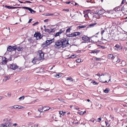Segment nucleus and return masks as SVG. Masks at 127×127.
Masks as SVG:
<instances>
[{
    "mask_svg": "<svg viewBox=\"0 0 127 127\" xmlns=\"http://www.w3.org/2000/svg\"><path fill=\"white\" fill-rule=\"evenodd\" d=\"M54 15V14L52 13H47L45 15V16H50V15Z\"/></svg>",
    "mask_w": 127,
    "mask_h": 127,
    "instance_id": "72a5a7b5",
    "label": "nucleus"
},
{
    "mask_svg": "<svg viewBox=\"0 0 127 127\" xmlns=\"http://www.w3.org/2000/svg\"><path fill=\"white\" fill-rule=\"evenodd\" d=\"M18 105H14V108H18Z\"/></svg>",
    "mask_w": 127,
    "mask_h": 127,
    "instance_id": "4d7b16f0",
    "label": "nucleus"
},
{
    "mask_svg": "<svg viewBox=\"0 0 127 127\" xmlns=\"http://www.w3.org/2000/svg\"><path fill=\"white\" fill-rule=\"evenodd\" d=\"M109 78H110V79H109V81L108 82H107V81H105L104 82H102L103 83H108L109 81H111V76H110L109 77Z\"/></svg>",
    "mask_w": 127,
    "mask_h": 127,
    "instance_id": "c9c22d12",
    "label": "nucleus"
},
{
    "mask_svg": "<svg viewBox=\"0 0 127 127\" xmlns=\"http://www.w3.org/2000/svg\"><path fill=\"white\" fill-rule=\"evenodd\" d=\"M12 59L11 57H10L9 59H7L5 57L2 58V64L3 65L6 64L7 63L8 61H10Z\"/></svg>",
    "mask_w": 127,
    "mask_h": 127,
    "instance_id": "20e7f679",
    "label": "nucleus"
},
{
    "mask_svg": "<svg viewBox=\"0 0 127 127\" xmlns=\"http://www.w3.org/2000/svg\"><path fill=\"white\" fill-rule=\"evenodd\" d=\"M109 90L108 88H106L104 91V92L105 93H107L108 92Z\"/></svg>",
    "mask_w": 127,
    "mask_h": 127,
    "instance_id": "e433bc0d",
    "label": "nucleus"
},
{
    "mask_svg": "<svg viewBox=\"0 0 127 127\" xmlns=\"http://www.w3.org/2000/svg\"><path fill=\"white\" fill-rule=\"evenodd\" d=\"M50 31L51 32H53V30L51 29H50Z\"/></svg>",
    "mask_w": 127,
    "mask_h": 127,
    "instance_id": "338daca9",
    "label": "nucleus"
},
{
    "mask_svg": "<svg viewBox=\"0 0 127 127\" xmlns=\"http://www.w3.org/2000/svg\"><path fill=\"white\" fill-rule=\"evenodd\" d=\"M16 49V46H9L7 48V51L9 52L15 50Z\"/></svg>",
    "mask_w": 127,
    "mask_h": 127,
    "instance_id": "423d86ee",
    "label": "nucleus"
},
{
    "mask_svg": "<svg viewBox=\"0 0 127 127\" xmlns=\"http://www.w3.org/2000/svg\"><path fill=\"white\" fill-rule=\"evenodd\" d=\"M88 104H89L90 105V107L88 108V109H91L92 108L91 107L92 105V104L91 101H90V99H88Z\"/></svg>",
    "mask_w": 127,
    "mask_h": 127,
    "instance_id": "b1692460",
    "label": "nucleus"
},
{
    "mask_svg": "<svg viewBox=\"0 0 127 127\" xmlns=\"http://www.w3.org/2000/svg\"><path fill=\"white\" fill-rule=\"evenodd\" d=\"M100 59H101L100 58H97L96 57H95V60L97 61H99Z\"/></svg>",
    "mask_w": 127,
    "mask_h": 127,
    "instance_id": "de8ad7c7",
    "label": "nucleus"
},
{
    "mask_svg": "<svg viewBox=\"0 0 127 127\" xmlns=\"http://www.w3.org/2000/svg\"><path fill=\"white\" fill-rule=\"evenodd\" d=\"M38 53L37 55L36 59L40 61L43 60L44 58V54L41 50L38 51Z\"/></svg>",
    "mask_w": 127,
    "mask_h": 127,
    "instance_id": "f03ea898",
    "label": "nucleus"
},
{
    "mask_svg": "<svg viewBox=\"0 0 127 127\" xmlns=\"http://www.w3.org/2000/svg\"><path fill=\"white\" fill-rule=\"evenodd\" d=\"M7 96H8L10 97L11 96V94L9 93H8L7 94Z\"/></svg>",
    "mask_w": 127,
    "mask_h": 127,
    "instance_id": "e2e57ef3",
    "label": "nucleus"
},
{
    "mask_svg": "<svg viewBox=\"0 0 127 127\" xmlns=\"http://www.w3.org/2000/svg\"><path fill=\"white\" fill-rule=\"evenodd\" d=\"M37 58L36 57H35L33 59V60H32V62L33 64H35L36 63V60H37L36 59Z\"/></svg>",
    "mask_w": 127,
    "mask_h": 127,
    "instance_id": "bb28decb",
    "label": "nucleus"
},
{
    "mask_svg": "<svg viewBox=\"0 0 127 127\" xmlns=\"http://www.w3.org/2000/svg\"><path fill=\"white\" fill-rule=\"evenodd\" d=\"M5 7L8 9H12V6H6Z\"/></svg>",
    "mask_w": 127,
    "mask_h": 127,
    "instance_id": "ea45409f",
    "label": "nucleus"
},
{
    "mask_svg": "<svg viewBox=\"0 0 127 127\" xmlns=\"http://www.w3.org/2000/svg\"><path fill=\"white\" fill-rule=\"evenodd\" d=\"M39 23L38 22H36L35 23H34L32 24V25L33 26H35L36 25L38 24Z\"/></svg>",
    "mask_w": 127,
    "mask_h": 127,
    "instance_id": "09e8293b",
    "label": "nucleus"
},
{
    "mask_svg": "<svg viewBox=\"0 0 127 127\" xmlns=\"http://www.w3.org/2000/svg\"><path fill=\"white\" fill-rule=\"evenodd\" d=\"M66 36L67 37H73V33H72L71 34H67L66 35Z\"/></svg>",
    "mask_w": 127,
    "mask_h": 127,
    "instance_id": "473e14b6",
    "label": "nucleus"
},
{
    "mask_svg": "<svg viewBox=\"0 0 127 127\" xmlns=\"http://www.w3.org/2000/svg\"><path fill=\"white\" fill-rule=\"evenodd\" d=\"M105 11L104 10H96V12L99 16L102 15L104 13Z\"/></svg>",
    "mask_w": 127,
    "mask_h": 127,
    "instance_id": "9d476101",
    "label": "nucleus"
},
{
    "mask_svg": "<svg viewBox=\"0 0 127 127\" xmlns=\"http://www.w3.org/2000/svg\"><path fill=\"white\" fill-rule=\"evenodd\" d=\"M89 10L88 9V11ZM93 13H92L90 12H88V18L91 20L93 18Z\"/></svg>",
    "mask_w": 127,
    "mask_h": 127,
    "instance_id": "f8f14e48",
    "label": "nucleus"
},
{
    "mask_svg": "<svg viewBox=\"0 0 127 127\" xmlns=\"http://www.w3.org/2000/svg\"><path fill=\"white\" fill-rule=\"evenodd\" d=\"M114 10L116 11H119L120 10V8L119 7H117L115 8Z\"/></svg>",
    "mask_w": 127,
    "mask_h": 127,
    "instance_id": "5701e85b",
    "label": "nucleus"
},
{
    "mask_svg": "<svg viewBox=\"0 0 127 127\" xmlns=\"http://www.w3.org/2000/svg\"><path fill=\"white\" fill-rule=\"evenodd\" d=\"M114 56L113 54H109L108 55V58L109 59L112 60L114 58Z\"/></svg>",
    "mask_w": 127,
    "mask_h": 127,
    "instance_id": "dca6fc26",
    "label": "nucleus"
},
{
    "mask_svg": "<svg viewBox=\"0 0 127 127\" xmlns=\"http://www.w3.org/2000/svg\"><path fill=\"white\" fill-rule=\"evenodd\" d=\"M45 32H48L49 33H51V32L50 31V29H45Z\"/></svg>",
    "mask_w": 127,
    "mask_h": 127,
    "instance_id": "2f4dec72",
    "label": "nucleus"
},
{
    "mask_svg": "<svg viewBox=\"0 0 127 127\" xmlns=\"http://www.w3.org/2000/svg\"><path fill=\"white\" fill-rule=\"evenodd\" d=\"M22 8L23 9H25L28 10L30 11V13L32 14H34L36 12V11L33 10L32 8L27 7H22Z\"/></svg>",
    "mask_w": 127,
    "mask_h": 127,
    "instance_id": "6e6552de",
    "label": "nucleus"
},
{
    "mask_svg": "<svg viewBox=\"0 0 127 127\" xmlns=\"http://www.w3.org/2000/svg\"><path fill=\"white\" fill-rule=\"evenodd\" d=\"M91 83H92L94 85H97L98 84V83L96 82L95 81H92L91 82Z\"/></svg>",
    "mask_w": 127,
    "mask_h": 127,
    "instance_id": "7c9ffc66",
    "label": "nucleus"
},
{
    "mask_svg": "<svg viewBox=\"0 0 127 127\" xmlns=\"http://www.w3.org/2000/svg\"><path fill=\"white\" fill-rule=\"evenodd\" d=\"M70 30L71 29L70 28H68L66 30V33L69 32H70Z\"/></svg>",
    "mask_w": 127,
    "mask_h": 127,
    "instance_id": "a19ab883",
    "label": "nucleus"
},
{
    "mask_svg": "<svg viewBox=\"0 0 127 127\" xmlns=\"http://www.w3.org/2000/svg\"><path fill=\"white\" fill-rule=\"evenodd\" d=\"M124 9L125 8H124V6H123L121 9V11H122L123 10H124Z\"/></svg>",
    "mask_w": 127,
    "mask_h": 127,
    "instance_id": "69168bd1",
    "label": "nucleus"
},
{
    "mask_svg": "<svg viewBox=\"0 0 127 127\" xmlns=\"http://www.w3.org/2000/svg\"><path fill=\"white\" fill-rule=\"evenodd\" d=\"M76 61L77 63H79L81 62V59H78L76 60Z\"/></svg>",
    "mask_w": 127,
    "mask_h": 127,
    "instance_id": "4c0bfd02",
    "label": "nucleus"
},
{
    "mask_svg": "<svg viewBox=\"0 0 127 127\" xmlns=\"http://www.w3.org/2000/svg\"><path fill=\"white\" fill-rule=\"evenodd\" d=\"M50 108L48 106H45L43 107H42L41 108L38 109V110L40 113L42 112H43V110H44L43 111H45L49 110L50 109Z\"/></svg>",
    "mask_w": 127,
    "mask_h": 127,
    "instance_id": "39448f33",
    "label": "nucleus"
},
{
    "mask_svg": "<svg viewBox=\"0 0 127 127\" xmlns=\"http://www.w3.org/2000/svg\"><path fill=\"white\" fill-rule=\"evenodd\" d=\"M10 67L11 69L14 70L18 68V66L15 64H12L11 65Z\"/></svg>",
    "mask_w": 127,
    "mask_h": 127,
    "instance_id": "4468645a",
    "label": "nucleus"
},
{
    "mask_svg": "<svg viewBox=\"0 0 127 127\" xmlns=\"http://www.w3.org/2000/svg\"><path fill=\"white\" fill-rule=\"evenodd\" d=\"M22 11L25 13L24 14V15H25L26 14V11L25 10H22Z\"/></svg>",
    "mask_w": 127,
    "mask_h": 127,
    "instance_id": "603ef678",
    "label": "nucleus"
},
{
    "mask_svg": "<svg viewBox=\"0 0 127 127\" xmlns=\"http://www.w3.org/2000/svg\"><path fill=\"white\" fill-rule=\"evenodd\" d=\"M55 76L57 78H58L60 77H61V76L59 74H57L56 76Z\"/></svg>",
    "mask_w": 127,
    "mask_h": 127,
    "instance_id": "864d4df0",
    "label": "nucleus"
},
{
    "mask_svg": "<svg viewBox=\"0 0 127 127\" xmlns=\"http://www.w3.org/2000/svg\"><path fill=\"white\" fill-rule=\"evenodd\" d=\"M96 120L93 118L91 119L90 120L89 122V123L90 125H92L94 124H95L96 122Z\"/></svg>",
    "mask_w": 127,
    "mask_h": 127,
    "instance_id": "9b49d317",
    "label": "nucleus"
},
{
    "mask_svg": "<svg viewBox=\"0 0 127 127\" xmlns=\"http://www.w3.org/2000/svg\"><path fill=\"white\" fill-rule=\"evenodd\" d=\"M22 7H12V9H14L15 8H22Z\"/></svg>",
    "mask_w": 127,
    "mask_h": 127,
    "instance_id": "13d9d810",
    "label": "nucleus"
},
{
    "mask_svg": "<svg viewBox=\"0 0 127 127\" xmlns=\"http://www.w3.org/2000/svg\"><path fill=\"white\" fill-rule=\"evenodd\" d=\"M32 20V19H30L29 20V22H28V23H31V21Z\"/></svg>",
    "mask_w": 127,
    "mask_h": 127,
    "instance_id": "680f3d73",
    "label": "nucleus"
},
{
    "mask_svg": "<svg viewBox=\"0 0 127 127\" xmlns=\"http://www.w3.org/2000/svg\"><path fill=\"white\" fill-rule=\"evenodd\" d=\"M26 2L30 3H32V2L30 1H26L25 2H24V3H25Z\"/></svg>",
    "mask_w": 127,
    "mask_h": 127,
    "instance_id": "bf43d9fd",
    "label": "nucleus"
},
{
    "mask_svg": "<svg viewBox=\"0 0 127 127\" xmlns=\"http://www.w3.org/2000/svg\"><path fill=\"white\" fill-rule=\"evenodd\" d=\"M97 24L96 23H93L88 26V28L93 27Z\"/></svg>",
    "mask_w": 127,
    "mask_h": 127,
    "instance_id": "6ab92c4d",
    "label": "nucleus"
},
{
    "mask_svg": "<svg viewBox=\"0 0 127 127\" xmlns=\"http://www.w3.org/2000/svg\"><path fill=\"white\" fill-rule=\"evenodd\" d=\"M63 11H65L67 12H68L69 11V10L68 9H64L63 10Z\"/></svg>",
    "mask_w": 127,
    "mask_h": 127,
    "instance_id": "a18cd8bd",
    "label": "nucleus"
},
{
    "mask_svg": "<svg viewBox=\"0 0 127 127\" xmlns=\"http://www.w3.org/2000/svg\"><path fill=\"white\" fill-rule=\"evenodd\" d=\"M54 41V39H52L47 40L46 41V43L47 45H49L51 44L52 42H53Z\"/></svg>",
    "mask_w": 127,
    "mask_h": 127,
    "instance_id": "2eb2a0df",
    "label": "nucleus"
},
{
    "mask_svg": "<svg viewBox=\"0 0 127 127\" xmlns=\"http://www.w3.org/2000/svg\"><path fill=\"white\" fill-rule=\"evenodd\" d=\"M24 98V96H21L19 98L20 100H23Z\"/></svg>",
    "mask_w": 127,
    "mask_h": 127,
    "instance_id": "79ce46f5",
    "label": "nucleus"
},
{
    "mask_svg": "<svg viewBox=\"0 0 127 127\" xmlns=\"http://www.w3.org/2000/svg\"><path fill=\"white\" fill-rule=\"evenodd\" d=\"M48 21V19H46V20H44V21L45 22H47Z\"/></svg>",
    "mask_w": 127,
    "mask_h": 127,
    "instance_id": "774afa93",
    "label": "nucleus"
},
{
    "mask_svg": "<svg viewBox=\"0 0 127 127\" xmlns=\"http://www.w3.org/2000/svg\"><path fill=\"white\" fill-rule=\"evenodd\" d=\"M34 36L36 37V39L37 40H38V38L40 39L42 38L41 35L39 32H35L34 35Z\"/></svg>",
    "mask_w": 127,
    "mask_h": 127,
    "instance_id": "1a4fd4ad",
    "label": "nucleus"
},
{
    "mask_svg": "<svg viewBox=\"0 0 127 127\" xmlns=\"http://www.w3.org/2000/svg\"><path fill=\"white\" fill-rule=\"evenodd\" d=\"M12 124V123L10 122H9L8 123V125L7 124V125H6V127H10L11 126V124Z\"/></svg>",
    "mask_w": 127,
    "mask_h": 127,
    "instance_id": "c756f323",
    "label": "nucleus"
},
{
    "mask_svg": "<svg viewBox=\"0 0 127 127\" xmlns=\"http://www.w3.org/2000/svg\"><path fill=\"white\" fill-rule=\"evenodd\" d=\"M59 114H60V117H61V115H64V113L62 111H60L59 112Z\"/></svg>",
    "mask_w": 127,
    "mask_h": 127,
    "instance_id": "cd10ccee",
    "label": "nucleus"
},
{
    "mask_svg": "<svg viewBox=\"0 0 127 127\" xmlns=\"http://www.w3.org/2000/svg\"><path fill=\"white\" fill-rule=\"evenodd\" d=\"M86 26V25H82V26H79L78 27H78V29H80L81 28H85Z\"/></svg>",
    "mask_w": 127,
    "mask_h": 127,
    "instance_id": "a878e982",
    "label": "nucleus"
},
{
    "mask_svg": "<svg viewBox=\"0 0 127 127\" xmlns=\"http://www.w3.org/2000/svg\"><path fill=\"white\" fill-rule=\"evenodd\" d=\"M101 120V117H99V118H98L97 119V120H96V121L97 122H99Z\"/></svg>",
    "mask_w": 127,
    "mask_h": 127,
    "instance_id": "58836bf2",
    "label": "nucleus"
},
{
    "mask_svg": "<svg viewBox=\"0 0 127 127\" xmlns=\"http://www.w3.org/2000/svg\"><path fill=\"white\" fill-rule=\"evenodd\" d=\"M99 17V16L96 13L94 14H93V18H95L96 19H98V18Z\"/></svg>",
    "mask_w": 127,
    "mask_h": 127,
    "instance_id": "f3484780",
    "label": "nucleus"
},
{
    "mask_svg": "<svg viewBox=\"0 0 127 127\" xmlns=\"http://www.w3.org/2000/svg\"><path fill=\"white\" fill-rule=\"evenodd\" d=\"M72 33L73 37H74L78 35H79L81 33L80 32H74L73 33Z\"/></svg>",
    "mask_w": 127,
    "mask_h": 127,
    "instance_id": "a211bd4d",
    "label": "nucleus"
},
{
    "mask_svg": "<svg viewBox=\"0 0 127 127\" xmlns=\"http://www.w3.org/2000/svg\"><path fill=\"white\" fill-rule=\"evenodd\" d=\"M100 50H93L91 52H89V53H98L99 52Z\"/></svg>",
    "mask_w": 127,
    "mask_h": 127,
    "instance_id": "412c9836",
    "label": "nucleus"
},
{
    "mask_svg": "<svg viewBox=\"0 0 127 127\" xmlns=\"http://www.w3.org/2000/svg\"><path fill=\"white\" fill-rule=\"evenodd\" d=\"M69 40L68 39L64 38L61 40L62 46V48H63L67 46H69L70 44L68 43Z\"/></svg>",
    "mask_w": 127,
    "mask_h": 127,
    "instance_id": "f257e3e1",
    "label": "nucleus"
},
{
    "mask_svg": "<svg viewBox=\"0 0 127 127\" xmlns=\"http://www.w3.org/2000/svg\"><path fill=\"white\" fill-rule=\"evenodd\" d=\"M119 58L115 56L113 59L112 61L114 63H115L116 62V61L118 59H119Z\"/></svg>",
    "mask_w": 127,
    "mask_h": 127,
    "instance_id": "aec40b11",
    "label": "nucleus"
},
{
    "mask_svg": "<svg viewBox=\"0 0 127 127\" xmlns=\"http://www.w3.org/2000/svg\"><path fill=\"white\" fill-rule=\"evenodd\" d=\"M38 125L37 124H34L33 126H32L31 127H37Z\"/></svg>",
    "mask_w": 127,
    "mask_h": 127,
    "instance_id": "49530a36",
    "label": "nucleus"
},
{
    "mask_svg": "<svg viewBox=\"0 0 127 127\" xmlns=\"http://www.w3.org/2000/svg\"><path fill=\"white\" fill-rule=\"evenodd\" d=\"M124 63H125V62L124 61H122V62H121V65H120V66H124V65L123 64Z\"/></svg>",
    "mask_w": 127,
    "mask_h": 127,
    "instance_id": "c03bdc74",
    "label": "nucleus"
},
{
    "mask_svg": "<svg viewBox=\"0 0 127 127\" xmlns=\"http://www.w3.org/2000/svg\"><path fill=\"white\" fill-rule=\"evenodd\" d=\"M62 46L61 40H58L55 42V44L54 45V47L55 48L59 49L62 48Z\"/></svg>",
    "mask_w": 127,
    "mask_h": 127,
    "instance_id": "7ed1b4c3",
    "label": "nucleus"
},
{
    "mask_svg": "<svg viewBox=\"0 0 127 127\" xmlns=\"http://www.w3.org/2000/svg\"><path fill=\"white\" fill-rule=\"evenodd\" d=\"M115 50H118L119 49L120 50H121L122 49V47L120 45L117 44H116L114 48Z\"/></svg>",
    "mask_w": 127,
    "mask_h": 127,
    "instance_id": "ddd939ff",
    "label": "nucleus"
},
{
    "mask_svg": "<svg viewBox=\"0 0 127 127\" xmlns=\"http://www.w3.org/2000/svg\"><path fill=\"white\" fill-rule=\"evenodd\" d=\"M101 46V48L103 49H105L106 48L104 46Z\"/></svg>",
    "mask_w": 127,
    "mask_h": 127,
    "instance_id": "0e129e2a",
    "label": "nucleus"
},
{
    "mask_svg": "<svg viewBox=\"0 0 127 127\" xmlns=\"http://www.w3.org/2000/svg\"><path fill=\"white\" fill-rule=\"evenodd\" d=\"M75 56L74 55H72L69 58H74L75 57Z\"/></svg>",
    "mask_w": 127,
    "mask_h": 127,
    "instance_id": "8fccbe9b",
    "label": "nucleus"
},
{
    "mask_svg": "<svg viewBox=\"0 0 127 127\" xmlns=\"http://www.w3.org/2000/svg\"><path fill=\"white\" fill-rule=\"evenodd\" d=\"M7 124L6 123H5V124H1V126H2V127H6V125Z\"/></svg>",
    "mask_w": 127,
    "mask_h": 127,
    "instance_id": "37998d69",
    "label": "nucleus"
},
{
    "mask_svg": "<svg viewBox=\"0 0 127 127\" xmlns=\"http://www.w3.org/2000/svg\"><path fill=\"white\" fill-rule=\"evenodd\" d=\"M121 61V59H119L117 61H116V63L115 64V65L116 66H117V64L118 63H120Z\"/></svg>",
    "mask_w": 127,
    "mask_h": 127,
    "instance_id": "c85d7f7f",
    "label": "nucleus"
},
{
    "mask_svg": "<svg viewBox=\"0 0 127 127\" xmlns=\"http://www.w3.org/2000/svg\"><path fill=\"white\" fill-rule=\"evenodd\" d=\"M82 38L83 40L85 41H87V36H84L82 37Z\"/></svg>",
    "mask_w": 127,
    "mask_h": 127,
    "instance_id": "393cba45",
    "label": "nucleus"
},
{
    "mask_svg": "<svg viewBox=\"0 0 127 127\" xmlns=\"http://www.w3.org/2000/svg\"><path fill=\"white\" fill-rule=\"evenodd\" d=\"M101 30H102V31H101V33L102 35H103L104 32H105V30H102L103 29L102 28H101Z\"/></svg>",
    "mask_w": 127,
    "mask_h": 127,
    "instance_id": "f704fd0d",
    "label": "nucleus"
},
{
    "mask_svg": "<svg viewBox=\"0 0 127 127\" xmlns=\"http://www.w3.org/2000/svg\"><path fill=\"white\" fill-rule=\"evenodd\" d=\"M66 80H69V81H73V80L72 78L71 77H68L66 78Z\"/></svg>",
    "mask_w": 127,
    "mask_h": 127,
    "instance_id": "4be33fe9",
    "label": "nucleus"
},
{
    "mask_svg": "<svg viewBox=\"0 0 127 127\" xmlns=\"http://www.w3.org/2000/svg\"><path fill=\"white\" fill-rule=\"evenodd\" d=\"M18 107H18V109H22V108L24 107L22 106L19 105L18 106Z\"/></svg>",
    "mask_w": 127,
    "mask_h": 127,
    "instance_id": "6e6d98bb",
    "label": "nucleus"
},
{
    "mask_svg": "<svg viewBox=\"0 0 127 127\" xmlns=\"http://www.w3.org/2000/svg\"><path fill=\"white\" fill-rule=\"evenodd\" d=\"M110 118L112 120H114V117H112L110 115Z\"/></svg>",
    "mask_w": 127,
    "mask_h": 127,
    "instance_id": "052dcab7",
    "label": "nucleus"
},
{
    "mask_svg": "<svg viewBox=\"0 0 127 127\" xmlns=\"http://www.w3.org/2000/svg\"><path fill=\"white\" fill-rule=\"evenodd\" d=\"M16 49H17V50H18V51H20V50H21L22 49L21 48H20V47H17V48L16 47Z\"/></svg>",
    "mask_w": 127,
    "mask_h": 127,
    "instance_id": "3c124183",
    "label": "nucleus"
},
{
    "mask_svg": "<svg viewBox=\"0 0 127 127\" xmlns=\"http://www.w3.org/2000/svg\"><path fill=\"white\" fill-rule=\"evenodd\" d=\"M8 121V119L7 118L5 119H3V121L4 122H7Z\"/></svg>",
    "mask_w": 127,
    "mask_h": 127,
    "instance_id": "5fc2aeb1",
    "label": "nucleus"
},
{
    "mask_svg": "<svg viewBox=\"0 0 127 127\" xmlns=\"http://www.w3.org/2000/svg\"><path fill=\"white\" fill-rule=\"evenodd\" d=\"M65 31V30L63 28L61 29L58 32L56 33L55 35V36L57 37L60 36L62 33H64V32Z\"/></svg>",
    "mask_w": 127,
    "mask_h": 127,
    "instance_id": "0eeeda50",
    "label": "nucleus"
}]
</instances>
